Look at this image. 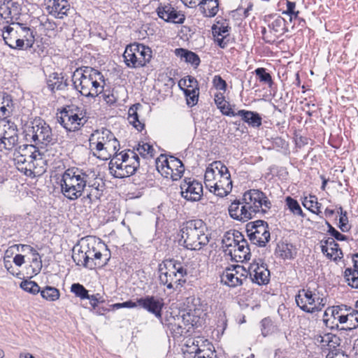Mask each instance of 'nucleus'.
<instances>
[{
    "instance_id": "f257e3e1",
    "label": "nucleus",
    "mask_w": 358,
    "mask_h": 358,
    "mask_svg": "<svg viewBox=\"0 0 358 358\" xmlns=\"http://www.w3.org/2000/svg\"><path fill=\"white\" fill-rule=\"evenodd\" d=\"M74 88L83 96L94 98L103 92L105 83L103 74L90 66H82L76 69L72 76Z\"/></svg>"
},
{
    "instance_id": "f03ea898",
    "label": "nucleus",
    "mask_w": 358,
    "mask_h": 358,
    "mask_svg": "<svg viewBox=\"0 0 358 358\" xmlns=\"http://www.w3.org/2000/svg\"><path fill=\"white\" fill-rule=\"evenodd\" d=\"M206 232V225L201 220H191L183 223L180 229L183 246L191 250H201L210 241V236Z\"/></svg>"
},
{
    "instance_id": "7ed1b4c3",
    "label": "nucleus",
    "mask_w": 358,
    "mask_h": 358,
    "mask_svg": "<svg viewBox=\"0 0 358 358\" xmlns=\"http://www.w3.org/2000/svg\"><path fill=\"white\" fill-rule=\"evenodd\" d=\"M41 152L33 145H20L14 152V162L17 169L26 176H35L38 166L44 163Z\"/></svg>"
},
{
    "instance_id": "20e7f679",
    "label": "nucleus",
    "mask_w": 358,
    "mask_h": 358,
    "mask_svg": "<svg viewBox=\"0 0 358 358\" xmlns=\"http://www.w3.org/2000/svg\"><path fill=\"white\" fill-rule=\"evenodd\" d=\"M86 171L77 167L66 169L60 182L62 194L68 199L74 201L83 195L87 181Z\"/></svg>"
},
{
    "instance_id": "39448f33",
    "label": "nucleus",
    "mask_w": 358,
    "mask_h": 358,
    "mask_svg": "<svg viewBox=\"0 0 358 358\" xmlns=\"http://www.w3.org/2000/svg\"><path fill=\"white\" fill-rule=\"evenodd\" d=\"M13 25L15 27L6 26L3 28L2 37L5 43L11 49L31 48L35 42L34 30L20 22L13 23Z\"/></svg>"
},
{
    "instance_id": "423d86ee",
    "label": "nucleus",
    "mask_w": 358,
    "mask_h": 358,
    "mask_svg": "<svg viewBox=\"0 0 358 358\" xmlns=\"http://www.w3.org/2000/svg\"><path fill=\"white\" fill-rule=\"evenodd\" d=\"M158 271L160 284L167 289H173V285H180L182 278L187 275V269L182 264L174 259H164L159 264Z\"/></svg>"
},
{
    "instance_id": "0eeeda50",
    "label": "nucleus",
    "mask_w": 358,
    "mask_h": 358,
    "mask_svg": "<svg viewBox=\"0 0 358 358\" xmlns=\"http://www.w3.org/2000/svg\"><path fill=\"white\" fill-rule=\"evenodd\" d=\"M126 66L136 69L145 66L152 58V50L148 46L138 43L127 45L123 53Z\"/></svg>"
},
{
    "instance_id": "6e6552de",
    "label": "nucleus",
    "mask_w": 358,
    "mask_h": 358,
    "mask_svg": "<svg viewBox=\"0 0 358 358\" xmlns=\"http://www.w3.org/2000/svg\"><path fill=\"white\" fill-rule=\"evenodd\" d=\"M85 112L75 106H67L64 108L60 115L57 116L58 122L68 131H78L87 122Z\"/></svg>"
},
{
    "instance_id": "1a4fd4ad",
    "label": "nucleus",
    "mask_w": 358,
    "mask_h": 358,
    "mask_svg": "<svg viewBox=\"0 0 358 358\" xmlns=\"http://www.w3.org/2000/svg\"><path fill=\"white\" fill-rule=\"evenodd\" d=\"M242 201L255 217L257 215H264L268 213L272 206L266 194L257 189L246 191L243 195Z\"/></svg>"
},
{
    "instance_id": "9d476101",
    "label": "nucleus",
    "mask_w": 358,
    "mask_h": 358,
    "mask_svg": "<svg viewBox=\"0 0 358 358\" xmlns=\"http://www.w3.org/2000/svg\"><path fill=\"white\" fill-rule=\"evenodd\" d=\"M297 306L308 313H314L322 310L327 303V299L320 297L317 294L309 289H301L295 296Z\"/></svg>"
},
{
    "instance_id": "9b49d317",
    "label": "nucleus",
    "mask_w": 358,
    "mask_h": 358,
    "mask_svg": "<svg viewBox=\"0 0 358 358\" xmlns=\"http://www.w3.org/2000/svg\"><path fill=\"white\" fill-rule=\"evenodd\" d=\"M246 232L250 241L259 247H265L271 238L268 224L262 220L248 222Z\"/></svg>"
},
{
    "instance_id": "f8f14e48",
    "label": "nucleus",
    "mask_w": 358,
    "mask_h": 358,
    "mask_svg": "<svg viewBox=\"0 0 358 358\" xmlns=\"http://www.w3.org/2000/svg\"><path fill=\"white\" fill-rule=\"evenodd\" d=\"M180 194L187 201H198L203 195L202 184L192 178H185L180 183Z\"/></svg>"
},
{
    "instance_id": "ddd939ff",
    "label": "nucleus",
    "mask_w": 358,
    "mask_h": 358,
    "mask_svg": "<svg viewBox=\"0 0 358 358\" xmlns=\"http://www.w3.org/2000/svg\"><path fill=\"white\" fill-rule=\"evenodd\" d=\"M137 303L142 308L153 314L160 321L161 324H166L162 318V310L164 306L162 298L147 295L137 299Z\"/></svg>"
},
{
    "instance_id": "4468645a",
    "label": "nucleus",
    "mask_w": 358,
    "mask_h": 358,
    "mask_svg": "<svg viewBox=\"0 0 358 358\" xmlns=\"http://www.w3.org/2000/svg\"><path fill=\"white\" fill-rule=\"evenodd\" d=\"M87 254L85 257L88 258V268L94 269L97 267L101 268L108 264L110 257L103 255L96 247V241L90 238H86Z\"/></svg>"
},
{
    "instance_id": "2eb2a0df",
    "label": "nucleus",
    "mask_w": 358,
    "mask_h": 358,
    "mask_svg": "<svg viewBox=\"0 0 358 358\" xmlns=\"http://www.w3.org/2000/svg\"><path fill=\"white\" fill-rule=\"evenodd\" d=\"M31 139L36 144L48 145L54 144L55 139L53 138L52 129L44 121H40L31 127Z\"/></svg>"
},
{
    "instance_id": "dca6fc26",
    "label": "nucleus",
    "mask_w": 358,
    "mask_h": 358,
    "mask_svg": "<svg viewBox=\"0 0 358 358\" xmlns=\"http://www.w3.org/2000/svg\"><path fill=\"white\" fill-rule=\"evenodd\" d=\"M229 214L231 218L243 222H247L255 217L241 200H234L229 206Z\"/></svg>"
},
{
    "instance_id": "f3484780",
    "label": "nucleus",
    "mask_w": 358,
    "mask_h": 358,
    "mask_svg": "<svg viewBox=\"0 0 358 358\" xmlns=\"http://www.w3.org/2000/svg\"><path fill=\"white\" fill-rule=\"evenodd\" d=\"M157 13L161 19L173 24H182L185 16L180 11H178L171 4L162 5L157 8Z\"/></svg>"
},
{
    "instance_id": "a211bd4d",
    "label": "nucleus",
    "mask_w": 358,
    "mask_h": 358,
    "mask_svg": "<svg viewBox=\"0 0 358 358\" xmlns=\"http://www.w3.org/2000/svg\"><path fill=\"white\" fill-rule=\"evenodd\" d=\"M249 273L253 282L266 285L269 282L270 271L266 264L254 262L249 266Z\"/></svg>"
},
{
    "instance_id": "6ab92c4d",
    "label": "nucleus",
    "mask_w": 358,
    "mask_h": 358,
    "mask_svg": "<svg viewBox=\"0 0 358 358\" xmlns=\"http://www.w3.org/2000/svg\"><path fill=\"white\" fill-rule=\"evenodd\" d=\"M204 315L206 314L199 309H194L183 313L180 317H178V320L181 319L183 325L188 327L189 329L190 328H198L203 324Z\"/></svg>"
},
{
    "instance_id": "aec40b11",
    "label": "nucleus",
    "mask_w": 358,
    "mask_h": 358,
    "mask_svg": "<svg viewBox=\"0 0 358 358\" xmlns=\"http://www.w3.org/2000/svg\"><path fill=\"white\" fill-rule=\"evenodd\" d=\"M98 136L96 139L94 138V134H92L90 138V145L93 152H99L103 149L104 145L113 138L114 134L108 129H104L101 133H97Z\"/></svg>"
},
{
    "instance_id": "412c9836",
    "label": "nucleus",
    "mask_w": 358,
    "mask_h": 358,
    "mask_svg": "<svg viewBox=\"0 0 358 358\" xmlns=\"http://www.w3.org/2000/svg\"><path fill=\"white\" fill-rule=\"evenodd\" d=\"M120 143L114 136L111 141H108L99 152H93V155L102 160H108L111 157L118 156Z\"/></svg>"
},
{
    "instance_id": "4be33fe9",
    "label": "nucleus",
    "mask_w": 358,
    "mask_h": 358,
    "mask_svg": "<svg viewBox=\"0 0 358 358\" xmlns=\"http://www.w3.org/2000/svg\"><path fill=\"white\" fill-rule=\"evenodd\" d=\"M202 341L203 338H196V339L193 340H189L188 344L187 345L189 348H192L190 350L189 353H194V355L192 358H214L216 357L215 355V350H213L209 348L206 349H201V347L199 345V343Z\"/></svg>"
},
{
    "instance_id": "5701e85b",
    "label": "nucleus",
    "mask_w": 358,
    "mask_h": 358,
    "mask_svg": "<svg viewBox=\"0 0 358 358\" xmlns=\"http://www.w3.org/2000/svg\"><path fill=\"white\" fill-rule=\"evenodd\" d=\"M239 269H242V266H236L232 269L227 268L221 275V282L230 287L241 285L243 279L237 276Z\"/></svg>"
},
{
    "instance_id": "b1692460",
    "label": "nucleus",
    "mask_w": 358,
    "mask_h": 358,
    "mask_svg": "<svg viewBox=\"0 0 358 358\" xmlns=\"http://www.w3.org/2000/svg\"><path fill=\"white\" fill-rule=\"evenodd\" d=\"M69 4L66 0H47V10L50 15L63 18L67 15Z\"/></svg>"
},
{
    "instance_id": "393cba45",
    "label": "nucleus",
    "mask_w": 358,
    "mask_h": 358,
    "mask_svg": "<svg viewBox=\"0 0 358 358\" xmlns=\"http://www.w3.org/2000/svg\"><path fill=\"white\" fill-rule=\"evenodd\" d=\"M235 116L241 117V120L251 127L257 128L262 124V118L257 112L239 110L238 112H235Z\"/></svg>"
},
{
    "instance_id": "a878e982",
    "label": "nucleus",
    "mask_w": 358,
    "mask_h": 358,
    "mask_svg": "<svg viewBox=\"0 0 358 358\" xmlns=\"http://www.w3.org/2000/svg\"><path fill=\"white\" fill-rule=\"evenodd\" d=\"M168 164V170L170 172H166L167 174H170L173 180H176L180 178L182 173L185 171V167L182 162L173 156L169 157V161H166Z\"/></svg>"
},
{
    "instance_id": "bb28decb",
    "label": "nucleus",
    "mask_w": 358,
    "mask_h": 358,
    "mask_svg": "<svg viewBox=\"0 0 358 358\" xmlns=\"http://www.w3.org/2000/svg\"><path fill=\"white\" fill-rule=\"evenodd\" d=\"M215 194L223 197L227 195L231 190L232 181L231 180V175L225 174V176L219 177V180L215 182Z\"/></svg>"
},
{
    "instance_id": "cd10ccee",
    "label": "nucleus",
    "mask_w": 358,
    "mask_h": 358,
    "mask_svg": "<svg viewBox=\"0 0 358 358\" xmlns=\"http://www.w3.org/2000/svg\"><path fill=\"white\" fill-rule=\"evenodd\" d=\"M76 248L77 246L74 247L73 250L72 258L74 262L78 266H83L88 268L89 260L87 257H85L87 254L86 239L82 240V243L78 249L77 252L76 251Z\"/></svg>"
},
{
    "instance_id": "c85d7f7f",
    "label": "nucleus",
    "mask_w": 358,
    "mask_h": 358,
    "mask_svg": "<svg viewBox=\"0 0 358 358\" xmlns=\"http://www.w3.org/2000/svg\"><path fill=\"white\" fill-rule=\"evenodd\" d=\"M275 253L283 259H293L296 255V251L294 245L283 242L277 245Z\"/></svg>"
},
{
    "instance_id": "c756f323",
    "label": "nucleus",
    "mask_w": 358,
    "mask_h": 358,
    "mask_svg": "<svg viewBox=\"0 0 358 358\" xmlns=\"http://www.w3.org/2000/svg\"><path fill=\"white\" fill-rule=\"evenodd\" d=\"M175 53L178 57L190 63L192 65L197 67L200 64L199 57L194 52L183 48H177L175 50Z\"/></svg>"
},
{
    "instance_id": "7c9ffc66",
    "label": "nucleus",
    "mask_w": 358,
    "mask_h": 358,
    "mask_svg": "<svg viewBox=\"0 0 358 358\" xmlns=\"http://www.w3.org/2000/svg\"><path fill=\"white\" fill-rule=\"evenodd\" d=\"M172 321L169 320H164L166 324H162L164 326H167L169 330L174 337H180L189 331V329L186 327H182L179 322H176V319L172 318Z\"/></svg>"
},
{
    "instance_id": "2f4dec72",
    "label": "nucleus",
    "mask_w": 358,
    "mask_h": 358,
    "mask_svg": "<svg viewBox=\"0 0 358 358\" xmlns=\"http://www.w3.org/2000/svg\"><path fill=\"white\" fill-rule=\"evenodd\" d=\"M215 103L220 112L227 116L234 117L235 112L230 108V104L224 99L222 94L219 93L215 96Z\"/></svg>"
},
{
    "instance_id": "473e14b6",
    "label": "nucleus",
    "mask_w": 358,
    "mask_h": 358,
    "mask_svg": "<svg viewBox=\"0 0 358 358\" xmlns=\"http://www.w3.org/2000/svg\"><path fill=\"white\" fill-rule=\"evenodd\" d=\"M139 159L133 160L128 164V166H127L124 170H115L114 172H112V176L117 178L129 177L136 173L137 169L139 167Z\"/></svg>"
},
{
    "instance_id": "72a5a7b5",
    "label": "nucleus",
    "mask_w": 358,
    "mask_h": 358,
    "mask_svg": "<svg viewBox=\"0 0 358 358\" xmlns=\"http://www.w3.org/2000/svg\"><path fill=\"white\" fill-rule=\"evenodd\" d=\"M141 107L140 103H136L131 106L128 111V120L131 124L138 130L141 131L144 128V124L142 123L138 119L137 110L138 108Z\"/></svg>"
},
{
    "instance_id": "f704fd0d",
    "label": "nucleus",
    "mask_w": 358,
    "mask_h": 358,
    "mask_svg": "<svg viewBox=\"0 0 358 358\" xmlns=\"http://www.w3.org/2000/svg\"><path fill=\"white\" fill-rule=\"evenodd\" d=\"M199 6L203 15L208 17L215 16L218 12V1H210L206 4H200Z\"/></svg>"
},
{
    "instance_id": "c9c22d12",
    "label": "nucleus",
    "mask_w": 358,
    "mask_h": 358,
    "mask_svg": "<svg viewBox=\"0 0 358 358\" xmlns=\"http://www.w3.org/2000/svg\"><path fill=\"white\" fill-rule=\"evenodd\" d=\"M234 250L235 257H238L239 259L243 260H249L251 257L250 246L247 241H242L241 243H236V247Z\"/></svg>"
},
{
    "instance_id": "e433bc0d",
    "label": "nucleus",
    "mask_w": 358,
    "mask_h": 358,
    "mask_svg": "<svg viewBox=\"0 0 358 358\" xmlns=\"http://www.w3.org/2000/svg\"><path fill=\"white\" fill-rule=\"evenodd\" d=\"M62 79L63 78H59L57 73H52V76H50L47 84L51 92L62 90L67 86L66 83H63Z\"/></svg>"
},
{
    "instance_id": "4c0bfd02",
    "label": "nucleus",
    "mask_w": 358,
    "mask_h": 358,
    "mask_svg": "<svg viewBox=\"0 0 358 358\" xmlns=\"http://www.w3.org/2000/svg\"><path fill=\"white\" fill-rule=\"evenodd\" d=\"M303 205L313 213L320 215L322 213L320 211L322 204L317 201L315 196L310 195L308 198L306 197L303 201Z\"/></svg>"
},
{
    "instance_id": "58836bf2",
    "label": "nucleus",
    "mask_w": 358,
    "mask_h": 358,
    "mask_svg": "<svg viewBox=\"0 0 358 358\" xmlns=\"http://www.w3.org/2000/svg\"><path fill=\"white\" fill-rule=\"evenodd\" d=\"M41 296L49 301H55L59 299L60 293L58 289L51 286H46L43 289H40Z\"/></svg>"
},
{
    "instance_id": "ea45409f",
    "label": "nucleus",
    "mask_w": 358,
    "mask_h": 358,
    "mask_svg": "<svg viewBox=\"0 0 358 358\" xmlns=\"http://www.w3.org/2000/svg\"><path fill=\"white\" fill-rule=\"evenodd\" d=\"M184 94L186 97L187 104L189 107L195 106L199 99V88L195 87L192 89H183Z\"/></svg>"
},
{
    "instance_id": "a19ab883",
    "label": "nucleus",
    "mask_w": 358,
    "mask_h": 358,
    "mask_svg": "<svg viewBox=\"0 0 358 358\" xmlns=\"http://www.w3.org/2000/svg\"><path fill=\"white\" fill-rule=\"evenodd\" d=\"M85 177L87 180L86 182V187H87L88 189H87V191L90 190L91 189H100V182L99 180L101 179L97 178L94 171L87 170Z\"/></svg>"
},
{
    "instance_id": "79ce46f5",
    "label": "nucleus",
    "mask_w": 358,
    "mask_h": 358,
    "mask_svg": "<svg viewBox=\"0 0 358 358\" xmlns=\"http://www.w3.org/2000/svg\"><path fill=\"white\" fill-rule=\"evenodd\" d=\"M20 288L32 294H37L40 292L39 285L34 281L24 280L20 284Z\"/></svg>"
},
{
    "instance_id": "37998d69",
    "label": "nucleus",
    "mask_w": 358,
    "mask_h": 358,
    "mask_svg": "<svg viewBox=\"0 0 358 358\" xmlns=\"http://www.w3.org/2000/svg\"><path fill=\"white\" fill-rule=\"evenodd\" d=\"M129 163L124 160L121 162L118 156L114 157L110 159L108 164L110 173L112 175V172H114L115 170H124Z\"/></svg>"
},
{
    "instance_id": "c03bdc74",
    "label": "nucleus",
    "mask_w": 358,
    "mask_h": 358,
    "mask_svg": "<svg viewBox=\"0 0 358 358\" xmlns=\"http://www.w3.org/2000/svg\"><path fill=\"white\" fill-rule=\"evenodd\" d=\"M18 136H8L0 138V150L5 149L10 150L17 144Z\"/></svg>"
},
{
    "instance_id": "a18cd8bd",
    "label": "nucleus",
    "mask_w": 358,
    "mask_h": 358,
    "mask_svg": "<svg viewBox=\"0 0 358 358\" xmlns=\"http://www.w3.org/2000/svg\"><path fill=\"white\" fill-rule=\"evenodd\" d=\"M71 292H73L76 296L81 299H85L89 297L88 290L80 283H73L71 287Z\"/></svg>"
},
{
    "instance_id": "49530a36",
    "label": "nucleus",
    "mask_w": 358,
    "mask_h": 358,
    "mask_svg": "<svg viewBox=\"0 0 358 358\" xmlns=\"http://www.w3.org/2000/svg\"><path fill=\"white\" fill-rule=\"evenodd\" d=\"M136 150L143 157L147 156L153 157L155 155V150L152 145L147 143L143 142L142 144L138 143V147L136 148Z\"/></svg>"
},
{
    "instance_id": "de8ad7c7",
    "label": "nucleus",
    "mask_w": 358,
    "mask_h": 358,
    "mask_svg": "<svg viewBox=\"0 0 358 358\" xmlns=\"http://www.w3.org/2000/svg\"><path fill=\"white\" fill-rule=\"evenodd\" d=\"M286 204L292 213L295 215L303 217V213L298 201L291 196H287L285 199Z\"/></svg>"
},
{
    "instance_id": "09e8293b",
    "label": "nucleus",
    "mask_w": 358,
    "mask_h": 358,
    "mask_svg": "<svg viewBox=\"0 0 358 358\" xmlns=\"http://www.w3.org/2000/svg\"><path fill=\"white\" fill-rule=\"evenodd\" d=\"M255 72L256 76H258L260 82L267 83L269 86L273 84L271 76L269 73L266 71L264 68H257L255 69Z\"/></svg>"
},
{
    "instance_id": "8fccbe9b",
    "label": "nucleus",
    "mask_w": 358,
    "mask_h": 358,
    "mask_svg": "<svg viewBox=\"0 0 358 358\" xmlns=\"http://www.w3.org/2000/svg\"><path fill=\"white\" fill-rule=\"evenodd\" d=\"M339 209H340L341 216L339 218L338 227L343 232H347L350 229L349 224H348V218L347 216V213L345 211L343 210L342 207H340Z\"/></svg>"
},
{
    "instance_id": "3c124183",
    "label": "nucleus",
    "mask_w": 358,
    "mask_h": 358,
    "mask_svg": "<svg viewBox=\"0 0 358 358\" xmlns=\"http://www.w3.org/2000/svg\"><path fill=\"white\" fill-rule=\"evenodd\" d=\"M286 21L281 17H278L271 24H268L269 29L275 33L280 32L285 26Z\"/></svg>"
},
{
    "instance_id": "603ef678",
    "label": "nucleus",
    "mask_w": 358,
    "mask_h": 358,
    "mask_svg": "<svg viewBox=\"0 0 358 358\" xmlns=\"http://www.w3.org/2000/svg\"><path fill=\"white\" fill-rule=\"evenodd\" d=\"M262 334L266 337L271 334L273 330L272 321L268 317H265L261 321Z\"/></svg>"
},
{
    "instance_id": "864d4df0",
    "label": "nucleus",
    "mask_w": 358,
    "mask_h": 358,
    "mask_svg": "<svg viewBox=\"0 0 358 358\" xmlns=\"http://www.w3.org/2000/svg\"><path fill=\"white\" fill-rule=\"evenodd\" d=\"M212 166L215 168L216 175L218 177L225 176V174L230 175L228 168L220 161H216L212 163Z\"/></svg>"
},
{
    "instance_id": "5fc2aeb1",
    "label": "nucleus",
    "mask_w": 358,
    "mask_h": 358,
    "mask_svg": "<svg viewBox=\"0 0 358 358\" xmlns=\"http://www.w3.org/2000/svg\"><path fill=\"white\" fill-rule=\"evenodd\" d=\"M234 235L232 232H227L222 238V243L224 248H236V243L234 242Z\"/></svg>"
},
{
    "instance_id": "6e6d98bb",
    "label": "nucleus",
    "mask_w": 358,
    "mask_h": 358,
    "mask_svg": "<svg viewBox=\"0 0 358 358\" xmlns=\"http://www.w3.org/2000/svg\"><path fill=\"white\" fill-rule=\"evenodd\" d=\"M325 224L328 227V233L335 239L340 241H346L348 239L346 236L341 234L338 231H337L328 221H326Z\"/></svg>"
},
{
    "instance_id": "4d7b16f0",
    "label": "nucleus",
    "mask_w": 358,
    "mask_h": 358,
    "mask_svg": "<svg viewBox=\"0 0 358 358\" xmlns=\"http://www.w3.org/2000/svg\"><path fill=\"white\" fill-rule=\"evenodd\" d=\"M321 243H325L327 246L331 247L332 253L339 252V255H343L342 250L338 248V244L335 241L333 238H327L325 240L321 241Z\"/></svg>"
},
{
    "instance_id": "13d9d810",
    "label": "nucleus",
    "mask_w": 358,
    "mask_h": 358,
    "mask_svg": "<svg viewBox=\"0 0 358 358\" xmlns=\"http://www.w3.org/2000/svg\"><path fill=\"white\" fill-rule=\"evenodd\" d=\"M213 83L217 90L226 91L227 83L220 76H215Z\"/></svg>"
},
{
    "instance_id": "bf43d9fd",
    "label": "nucleus",
    "mask_w": 358,
    "mask_h": 358,
    "mask_svg": "<svg viewBox=\"0 0 358 358\" xmlns=\"http://www.w3.org/2000/svg\"><path fill=\"white\" fill-rule=\"evenodd\" d=\"M14 248H17L18 252H26L29 250L32 256H39V253L31 246L25 244H16L13 245Z\"/></svg>"
},
{
    "instance_id": "052dcab7",
    "label": "nucleus",
    "mask_w": 358,
    "mask_h": 358,
    "mask_svg": "<svg viewBox=\"0 0 358 358\" xmlns=\"http://www.w3.org/2000/svg\"><path fill=\"white\" fill-rule=\"evenodd\" d=\"M217 175H216L215 169L214 167L212 166V164H210V166L206 169L205 176H204V180L206 181H211V180H216L217 178Z\"/></svg>"
},
{
    "instance_id": "680f3d73",
    "label": "nucleus",
    "mask_w": 358,
    "mask_h": 358,
    "mask_svg": "<svg viewBox=\"0 0 358 358\" xmlns=\"http://www.w3.org/2000/svg\"><path fill=\"white\" fill-rule=\"evenodd\" d=\"M102 190L101 189H91L90 190L87 191L86 196L84 198L90 200V202H92L94 200L99 199L101 195Z\"/></svg>"
},
{
    "instance_id": "e2e57ef3",
    "label": "nucleus",
    "mask_w": 358,
    "mask_h": 358,
    "mask_svg": "<svg viewBox=\"0 0 358 358\" xmlns=\"http://www.w3.org/2000/svg\"><path fill=\"white\" fill-rule=\"evenodd\" d=\"M117 155L118 156L120 155V157L119 158L120 159L121 162H123L124 160L127 162H132L133 160L139 159L138 155L135 153L134 151H131V156H130L127 152H120V154Z\"/></svg>"
},
{
    "instance_id": "0e129e2a",
    "label": "nucleus",
    "mask_w": 358,
    "mask_h": 358,
    "mask_svg": "<svg viewBox=\"0 0 358 358\" xmlns=\"http://www.w3.org/2000/svg\"><path fill=\"white\" fill-rule=\"evenodd\" d=\"M228 31H229V27H224V26L217 27V26H214L213 27V33L215 36L217 35V36H220L226 37L228 35Z\"/></svg>"
},
{
    "instance_id": "69168bd1",
    "label": "nucleus",
    "mask_w": 358,
    "mask_h": 358,
    "mask_svg": "<svg viewBox=\"0 0 358 358\" xmlns=\"http://www.w3.org/2000/svg\"><path fill=\"white\" fill-rule=\"evenodd\" d=\"M358 275V264H353V268H347L344 271V278L345 280H349V278Z\"/></svg>"
},
{
    "instance_id": "338daca9",
    "label": "nucleus",
    "mask_w": 358,
    "mask_h": 358,
    "mask_svg": "<svg viewBox=\"0 0 358 358\" xmlns=\"http://www.w3.org/2000/svg\"><path fill=\"white\" fill-rule=\"evenodd\" d=\"M32 262L36 265V267L33 268V273L37 275L40 273L42 268V260L41 256H33Z\"/></svg>"
},
{
    "instance_id": "774afa93",
    "label": "nucleus",
    "mask_w": 358,
    "mask_h": 358,
    "mask_svg": "<svg viewBox=\"0 0 358 358\" xmlns=\"http://www.w3.org/2000/svg\"><path fill=\"white\" fill-rule=\"evenodd\" d=\"M350 315H353L352 322H350V326L348 327L349 329H356L358 327V311L357 308H355V310H352Z\"/></svg>"
}]
</instances>
